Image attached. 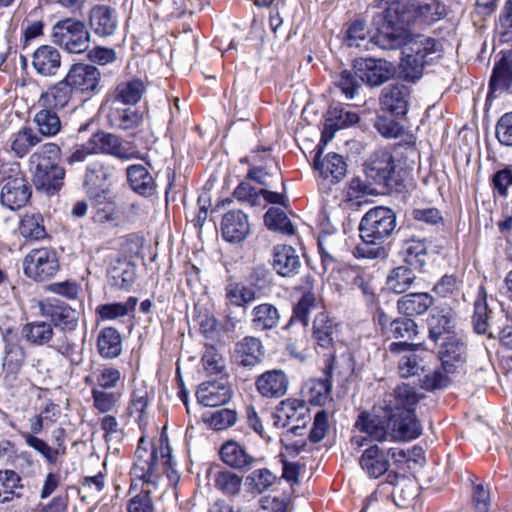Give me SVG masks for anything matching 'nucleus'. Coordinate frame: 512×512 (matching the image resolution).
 I'll return each instance as SVG.
<instances>
[{"label":"nucleus","mask_w":512,"mask_h":512,"mask_svg":"<svg viewBox=\"0 0 512 512\" xmlns=\"http://www.w3.org/2000/svg\"><path fill=\"white\" fill-rule=\"evenodd\" d=\"M447 15V6L439 0H391L384 11L373 17L376 30L371 41L385 50L400 48L408 39V27L415 18L434 23Z\"/></svg>","instance_id":"1"},{"label":"nucleus","mask_w":512,"mask_h":512,"mask_svg":"<svg viewBox=\"0 0 512 512\" xmlns=\"http://www.w3.org/2000/svg\"><path fill=\"white\" fill-rule=\"evenodd\" d=\"M354 426L365 434V436L356 435L351 438V444L357 448L364 446L368 440L411 441L422 433V427L414 410L407 409L385 413L384 417L363 411L358 415Z\"/></svg>","instance_id":"2"},{"label":"nucleus","mask_w":512,"mask_h":512,"mask_svg":"<svg viewBox=\"0 0 512 512\" xmlns=\"http://www.w3.org/2000/svg\"><path fill=\"white\" fill-rule=\"evenodd\" d=\"M396 225V214L392 209L383 206L371 208L360 221L361 242L354 248V256L365 259L385 258L387 250L384 243L392 236Z\"/></svg>","instance_id":"3"},{"label":"nucleus","mask_w":512,"mask_h":512,"mask_svg":"<svg viewBox=\"0 0 512 512\" xmlns=\"http://www.w3.org/2000/svg\"><path fill=\"white\" fill-rule=\"evenodd\" d=\"M365 174L386 192H401L404 184L395 170L392 154L386 149L375 151L365 166Z\"/></svg>","instance_id":"4"},{"label":"nucleus","mask_w":512,"mask_h":512,"mask_svg":"<svg viewBox=\"0 0 512 512\" xmlns=\"http://www.w3.org/2000/svg\"><path fill=\"white\" fill-rule=\"evenodd\" d=\"M52 40L68 53L80 54L88 49L90 34L84 22L65 18L53 26Z\"/></svg>","instance_id":"5"},{"label":"nucleus","mask_w":512,"mask_h":512,"mask_svg":"<svg viewBox=\"0 0 512 512\" xmlns=\"http://www.w3.org/2000/svg\"><path fill=\"white\" fill-rule=\"evenodd\" d=\"M59 269L57 252L50 247L32 249L23 259L24 274L36 282L50 280Z\"/></svg>","instance_id":"6"},{"label":"nucleus","mask_w":512,"mask_h":512,"mask_svg":"<svg viewBox=\"0 0 512 512\" xmlns=\"http://www.w3.org/2000/svg\"><path fill=\"white\" fill-rule=\"evenodd\" d=\"M32 195V188L25 176L17 169L5 176L0 185V203L15 211L26 206Z\"/></svg>","instance_id":"7"},{"label":"nucleus","mask_w":512,"mask_h":512,"mask_svg":"<svg viewBox=\"0 0 512 512\" xmlns=\"http://www.w3.org/2000/svg\"><path fill=\"white\" fill-rule=\"evenodd\" d=\"M30 163L33 168V182L36 189L52 196L63 186L65 170L54 161L41 159L39 155H31Z\"/></svg>","instance_id":"8"},{"label":"nucleus","mask_w":512,"mask_h":512,"mask_svg":"<svg viewBox=\"0 0 512 512\" xmlns=\"http://www.w3.org/2000/svg\"><path fill=\"white\" fill-rule=\"evenodd\" d=\"M134 127L138 128V130L132 135L133 141H130V159L146 160L148 156L147 151L153 142L148 123L147 102H144L134 111L130 110V129Z\"/></svg>","instance_id":"9"},{"label":"nucleus","mask_w":512,"mask_h":512,"mask_svg":"<svg viewBox=\"0 0 512 512\" xmlns=\"http://www.w3.org/2000/svg\"><path fill=\"white\" fill-rule=\"evenodd\" d=\"M502 321L509 322L503 310H496L487 300L483 287L479 288L478 296L474 302V313L472 324L474 331L478 334H487L494 332L495 327Z\"/></svg>","instance_id":"10"},{"label":"nucleus","mask_w":512,"mask_h":512,"mask_svg":"<svg viewBox=\"0 0 512 512\" xmlns=\"http://www.w3.org/2000/svg\"><path fill=\"white\" fill-rule=\"evenodd\" d=\"M307 419H310V416L306 404L299 399H287L277 408L274 425L278 428L290 426L288 433L298 435L299 430L305 427Z\"/></svg>","instance_id":"11"},{"label":"nucleus","mask_w":512,"mask_h":512,"mask_svg":"<svg viewBox=\"0 0 512 512\" xmlns=\"http://www.w3.org/2000/svg\"><path fill=\"white\" fill-rule=\"evenodd\" d=\"M388 455L392 458L400 460L405 458L406 454L403 450L390 448L387 452L380 449L377 445L369 446L362 453L359 463L362 470L370 478H379L388 471L390 466Z\"/></svg>","instance_id":"12"},{"label":"nucleus","mask_w":512,"mask_h":512,"mask_svg":"<svg viewBox=\"0 0 512 512\" xmlns=\"http://www.w3.org/2000/svg\"><path fill=\"white\" fill-rule=\"evenodd\" d=\"M354 70L360 80L369 86H380L389 80L395 72L392 63L383 59L359 58L354 61Z\"/></svg>","instance_id":"13"},{"label":"nucleus","mask_w":512,"mask_h":512,"mask_svg":"<svg viewBox=\"0 0 512 512\" xmlns=\"http://www.w3.org/2000/svg\"><path fill=\"white\" fill-rule=\"evenodd\" d=\"M416 347L407 341L392 342L388 347L391 353H404L398 361V372L402 378L419 375L425 370L424 359L415 352Z\"/></svg>","instance_id":"14"},{"label":"nucleus","mask_w":512,"mask_h":512,"mask_svg":"<svg viewBox=\"0 0 512 512\" xmlns=\"http://www.w3.org/2000/svg\"><path fill=\"white\" fill-rule=\"evenodd\" d=\"M65 79L73 90L91 93L98 88L101 72L94 65L77 63L71 66Z\"/></svg>","instance_id":"15"},{"label":"nucleus","mask_w":512,"mask_h":512,"mask_svg":"<svg viewBox=\"0 0 512 512\" xmlns=\"http://www.w3.org/2000/svg\"><path fill=\"white\" fill-rule=\"evenodd\" d=\"M196 397L200 404L206 407L225 405L232 398V389L227 378L205 381L198 386Z\"/></svg>","instance_id":"16"},{"label":"nucleus","mask_w":512,"mask_h":512,"mask_svg":"<svg viewBox=\"0 0 512 512\" xmlns=\"http://www.w3.org/2000/svg\"><path fill=\"white\" fill-rule=\"evenodd\" d=\"M40 313L51 319L53 324L62 329L73 330L78 323L77 313L64 302L56 298H46L39 304Z\"/></svg>","instance_id":"17"},{"label":"nucleus","mask_w":512,"mask_h":512,"mask_svg":"<svg viewBox=\"0 0 512 512\" xmlns=\"http://www.w3.org/2000/svg\"><path fill=\"white\" fill-rule=\"evenodd\" d=\"M250 224L248 216L241 210H230L223 215L221 233L224 240L239 243L248 236Z\"/></svg>","instance_id":"18"},{"label":"nucleus","mask_w":512,"mask_h":512,"mask_svg":"<svg viewBox=\"0 0 512 512\" xmlns=\"http://www.w3.org/2000/svg\"><path fill=\"white\" fill-rule=\"evenodd\" d=\"M410 90L404 84H390L381 91L380 105L382 109L395 116L407 113Z\"/></svg>","instance_id":"19"},{"label":"nucleus","mask_w":512,"mask_h":512,"mask_svg":"<svg viewBox=\"0 0 512 512\" xmlns=\"http://www.w3.org/2000/svg\"><path fill=\"white\" fill-rule=\"evenodd\" d=\"M32 67L43 77H54L61 67V54L52 45H41L32 54Z\"/></svg>","instance_id":"20"},{"label":"nucleus","mask_w":512,"mask_h":512,"mask_svg":"<svg viewBox=\"0 0 512 512\" xmlns=\"http://www.w3.org/2000/svg\"><path fill=\"white\" fill-rule=\"evenodd\" d=\"M255 385L261 396L266 398H280L286 394L289 380L282 370L273 369L258 376Z\"/></svg>","instance_id":"21"},{"label":"nucleus","mask_w":512,"mask_h":512,"mask_svg":"<svg viewBox=\"0 0 512 512\" xmlns=\"http://www.w3.org/2000/svg\"><path fill=\"white\" fill-rule=\"evenodd\" d=\"M301 260L290 245H277L272 253V267L282 277H293L301 269Z\"/></svg>","instance_id":"22"},{"label":"nucleus","mask_w":512,"mask_h":512,"mask_svg":"<svg viewBox=\"0 0 512 512\" xmlns=\"http://www.w3.org/2000/svg\"><path fill=\"white\" fill-rule=\"evenodd\" d=\"M157 460L156 451L149 449V442L141 435L135 452L134 462L130 474L144 483L150 481L151 471Z\"/></svg>","instance_id":"23"},{"label":"nucleus","mask_w":512,"mask_h":512,"mask_svg":"<svg viewBox=\"0 0 512 512\" xmlns=\"http://www.w3.org/2000/svg\"><path fill=\"white\" fill-rule=\"evenodd\" d=\"M264 357L262 341L254 336H245L235 344V361L243 367H254L261 363Z\"/></svg>","instance_id":"24"},{"label":"nucleus","mask_w":512,"mask_h":512,"mask_svg":"<svg viewBox=\"0 0 512 512\" xmlns=\"http://www.w3.org/2000/svg\"><path fill=\"white\" fill-rule=\"evenodd\" d=\"M115 170L113 167L104 165L100 162L90 163L86 168L84 186L88 196H101L100 187L105 184H112L115 180Z\"/></svg>","instance_id":"25"},{"label":"nucleus","mask_w":512,"mask_h":512,"mask_svg":"<svg viewBox=\"0 0 512 512\" xmlns=\"http://www.w3.org/2000/svg\"><path fill=\"white\" fill-rule=\"evenodd\" d=\"M442 369L447 374H454L461 369L466 361L465 344L454 337H449L440 351Z\"/></svg>","instance_id":"26"},{"label":"nucleus","mask_w":512,"mask_h":512,"mask_svg":"<svg viewBox=\"0 0 512 512\" xmlns=\"http://www.w3.org/2000/svg\"><path fill=\"white\" fill-rule=\"evenodd\" d=\"M220 455L226 465L240 471L250 470L256 461L255 457L247 451L245 446L232 440L222 445Z\"/></svg>","instance_id":"27"},{"label":"nucleus","mask_w":512,"mask_h":512,"mask_svg":"<svg viewBox=\"0 0 512 512\" xmlns=\"http://www.w3.org/2000/svg\"><path fill=\"white\" fill-rule=\"evenodd\" d=\"M90 26L100 37L112 35L118 27V16L115 9L106 5H96L90 11Z\"/></svg>","instance_id":"28"},{"label":"nucleus","mask_w":512,"mask_h":512,"mask_svg":"<svg viewBox=\"0 0 512 512\" xmlns=\"http://www.w3.org/2000/svg\"><path fill=\"white\" fill-rule=\"evenodd\" d=\"M400 253L406 266L419 272L425 271L429 259L428 246L425 240L416 238L405 240Z\"/></svg>","instance_id":"29"},{"label":"nucleus","mask_w":512,"mask_h":512,"mask_svg":"<svg viewBox=\"0 0 512 512\" xmlns=\"http://www.w3.org/2000/svg\"><path fill=\"white\" fill-rule=\"evenodd\" d=\"M128 83H120L111 100L108 120L112 127L119 129L128 128Z\"/></svg>","instance_id":"30"},{"label":"nucleus","mask_w":512,"mask_h":512,"mask_svg":"<svg viewBox=\"0 0 512 512\" xmlns=\"http://www.w3.org/2000/svg\"><path fill=\"white\" fill-rule=\"evenodd\" d=\"M72 91V87L64 78L43 91L39 96L38 104L40 107L50 108L55 111L61 110L68 105Z\"/></svg>","instance_id":"31"},{"label":"nucleus","mask_w":512,"mask_h":512,"mask_svg":"<svg viewBox=\"0 0 512 512\" xmlns=\"http://www.w3.org/2000/svg\"><path fill=\"white\" fill-rule=\"evenodd\" d=\"M251 327L255 331H269L275 329L281 319L279 309L272 303L255 305L250 311Z\"/></svg>","instance_id":"32"},{"label":"nucleus","mask_w":512,"mask_h":512,"mask_svg":"<svg viewBox=\"0 0 512 512\" xmlns=\"http://www.w3.org/2000/svg\"><path fill=\"white\" fill-rule=\"evenodd\" d=\"M321 151L314 158V167L320 175L331 180L332 183L340 182L347 172V164L344 158L336 153H328L323 160L320 159Z\"/></svg>","instance_id":"33"},{"label":"nucleus","mask_w":512,"mask_h":512,"mask_svg":"<svg viewBox=\"0 0 512 512\" xmlns=\"http://www.w3.org/2000/svg\"><path fill=\"white\" fill-rule=\"evenodd\" d=\"M339 324L330 318L325 312H319L314 321L312 333L316 343L324 348L329 349L334 345L338 338Z\"/></svg>","instance_id":"34"},{"label":"nucleus","mask_w":512,"mask_h":512,"mask_svg":"<svg viewBox=\"0 0 512 512\" xmlns=\"http://www.w3.org/2000/svg\"><path fill=\"white\" fill-rule=\"evenodd\" d=\"M434 304L432 295L426 292L408 293L397 301L398 311L408 317L423 315Z\"/></svg>","instance_id":"35"},{"label":"nucleus","mask_w":512,"mask_h":512,"mask_svg":"<svg viewBox=\"0 0 512 512\" xmlns=\"http://www.w3.org/2000/svg\"><path fill=\"white\" fill-rule=\"evenodd\" d=\"M338 367V363L334 358L325 367L324 378L313 379L307 383L309 401L314 405H322L329 398L332 389L333 370Z\"/></svg>","instance_id":"36"},{"label":"nucleus","mask_w":512,"mask_h":512,"mask_svg":"<svg viewBox=\"0 0 512 512\" xmlns=\"http://www.w3.org/2000/svg\"><path fill=\"white\" fill-rule=\"evenodd\" d=\"M429 338L437 343L443 336L451 334L455 326L451 309L434 310L427 319Z\"/></svg>","instance_id":"37"},{"label":"nucleus","mask_w":512,"mask_h":512,"mask_svg":"<svg viewBox=\"0 0 512 512\" xmlns=\"http://www.w3.org/2000/svg\"><path fill=\"white\" fill-rule=\"evenodd\" d=\"M96 153L111 154L119 159H127L128 153L123 142L114 134L98 131L91 136Z\"/></svg>","instance_id":"38"},{"label":"nucleus","mask_w":512,"mask_h":512,"mask_svg":"<svg viewBox=\"0 0 512 512\" xmlns=\"http://www.w3.org/2000/svg\"><path fill=\"white\" fill-rule=\"evenodd\" d=\"M130 189L143 197H150L155 193V181L145 166L130 164Z\"/></svg>","instance_id":"39"},{"label":"nucleus","mask_w":512,"mask_h":512,"mask_svg":"<svg viewBox=\"0 0 512 512\" xmlns=\"http://www.w3.org/2000/svg\"><path fill=\"white\" fill-rule=\"evenodd\" d=\"M319 308L320 301L317 299L316 295L310 291L305 292L294 306L293 314L289 322L283 328L289 329L296 321L300 322L303 327H307L311 313Z\"/></svg>","instance_id":"40"},{"label":"nucleus","mask_w":512,"mask_h":512,"mask_svg":"<svg viewBox=\"0 0 512 512\" xmlns=\"http://www.w3.org/2000/svg\"><path fill=\"white\" fill-rule=\"evenodd\" d=\"M489 88L492 92L512 90V63L504 55L494 65Z\"/></svg>","instance_id":"41"},{"label":"nucleus","mask_w":512,"mask_h":512,"mask_svg":"<svg viewBox=\"0 0 512 512\" xmlns=\"http://www.w3.org/2000/svg\"><path fill=\"white\" fill-rule=\"evenodd\" d=\"M22 337L32 345L43 346L52 339V324L46 321H33L23 326Z\"/></svg>","instance_id":"42"},{"label":"nucleus","mask_w":512,"mask_h":512,"mask_svg":"<svg viewBox=\"0 0 512 512\" xmlns=\"http://www.w3.org/2000/svg\"><path fill=\"white\" fill-rule=\"evenodd\" d=\"M21 477L13 470H0V503L21 497Z\"/></svg>","instance_id":"43"},{"label":"nucleus","mask_w":512,"mask_h":512,"mask_svg":"<svg viewBox=\"0 0 512 512\" xmlns=\"http://www.w3.org/2000/svg\"><path fill=\"white\" fill-rule=\"evenodd\" d=\"M225 298L229 304L245 308L256 299V291L241 282H229L225 286Z\"/></svg>","instance_id":"44"},{"label":"nucleus","mask_w":512,"mask_h":512,"mask_svg":"<svg viewBox=\"0 0 512 512\" xmlns=\"http://www.w3.org/2000/svg\"><path fill=\"white\" fill-rule=\"evenodd\" d=\"M361 82L354 68L351 70L343 69L339 72H334L332 75L333 85L338 88L347 99H353L355 97L361 86Z\"/></svg>","instance_id":"45"},{"label":"nucleus","mask_w":512,"mask_h":512,"mask_svg":"<svg viewBox=\"0 0 512 512\" xmlns=\"http://www.w3.org/2000/svg\"><path fill=\"white\" fill-rule=\"evenodd\" d=\"M39 133L42 136L52 137L61 130V120L57 111L50 108L41 107L33 118Z\"/></svg>","instance_id":"46"},{"label":"nucleus","mask_w":512,"mask_h":512,"mask_svg":"<svg viewBox=\"0 0 512 512\" xmlns=\"http://www.w3.org/2000/svg\"><path fill=\"white\" fill-rule=\"evenodd\" d=\"M19 233L29 241H39L47 237L44 220L40 214H26L19 224Z\"/></svg>","instance_id":"47"},{"label":"nucleus","mask_w":512,"mask_h":512,"mask_svg":"<svg viewBox=\"0 0 512 512\" xmlns=\"http://www.w3.org/2000/svg\"><path fill=\"white\" fill-rule=\"evenodd\" d=\"M415 280L414 270L406 265H401L390 271L387 285L394 293L401 294L410 289Z\"/></svg>","instance_id":"48"},{"label":"nucleus","mask_w":512,"mask_h":512,"mask_svg":"<svg viewBox=\"0 0 512 512\" xmlns=\"http://www.w3.org/2000/svg\"><path fill=\"white\" fill-rule=\"evenodd\" d=\"M108 193H109L108 190L102 189L100 197H96L95 195L89 196L90 199H92L94 202L95 212L93 215V219L95 222H99V223L114 222V221L118 220V218H119L120 212H119L115 202H113V201L105 202L104 201L106 199Z\"/></svg>","instance_id":"49"},{"label":"nucleus","mask_w":512,"mask_h":512,"mask_svg":"<svg viewBox=\"0 0 512 512\" xmlns=\"http://www.w3.org/2000/svg\"><path fill=\"white\" fill-rule=\"evenodd\" d=\"M417 401L418 398L414 388L403 384L394 390L393 400H390L389 404L386 405L385 413H391L394 412V410L402 409L414 410V406Z\"/></svg>","instance_id":"50"},{"label":"nucleus","mask_w":512,"mask_h":512,"mask_svg":"<svg viewBox=\"0 0 512 512\" xmlns=\"http://www.w3.org/2000/svg\"><path fill=\"white\" fill-rule=\"evenodd\" d=\"M122 349L120 334L114 328H105L98 336V351L105 358L118 356Z\"/></svg>","instance_id":"51"},{"label":"nucleus","mask_w":512,"mask_h":512,"mask_svg":"<svg viewBox=\"0 0 512 512\" xmlns=\"http://www.w3.org/2000/svg\"><path fill=\"white\" fill-rule=\"evenodd\" d=\"M265 225L269 230L280 232L284 235H293L295 228L287 216L280 208L271 207L264 215Z\"/></svg>","instance_id":"52"},{"label":"nucleus","mask_w":512,"mask_h":512,"mask_svg":"<svg viewBox=\"0 0 512 512\" xmlns=\"http://www.w3.org/2000/svg\"><path fill=\"white\" fill-rule=\"evenodd\" d=\"M26 358L25 349L18 343L9 342L5 345L3 368L7 373L16 374L20 371Z\"/></svg>","instance_id":"53"},{"label":"nucleus","mask_w":512,"mask_h":512,"mask_svg":"<svg viewBox=\"0 0 512 512\" xmlns=\"http://www.w3.org/2000/svg\"><path fill=\"white\" fill-rule=\"evenodd\" d=\"M241 485L242 478L231 471L220 470L214 474V486L225 495H237Z\"/></svg>","instance_id":"54"},{"label":"nucleus","mask_w":512,"mask_h":512,"mask_svg":"<svg viewBox=\"0 0 512 512\" xmlns=\"http://www.w3.org/2000/svg\"><path fill=\"white\" fill-rule=\"evenodd\" d=\"M40 140V137L31 128L25 127L14 134L11 150L18 157H23L32 147L36 146Z\"/></svg>","instance_id":"55"},{"label":"nucleus","mask_w":512,"mask_h":512,"mask_svg":"<svg viewBox=\"0 0 512 512\" xmlns=\"http://www.w3.org/2000/svg\"><path fill=\"white\" fill-rule=\"evenodd\" d=\"M388 334L395 339L409 342L418 334V326L411 318H397L389 323Z\"/></svg>","instance_id":"56"},{"label":"nucleus","mask_w":512,"mask_h":512,"mask_svg":"<svg viewBox=\"0 0 512 512\" xmlns=\"http://www.w3.org/2000/svg\"><path fill=\"white\" fill-rule=\"evenodd\" d=\"M21 436L24 438L25 443L39 454H41L48 463L54 464L57 462L59 454L58 449H53L44 440L30 434L29 432H22Z\"/></svg>","instance_id":"57"},{"label":"nucleus","mask_w":512,"mask_h":512,"mask_svg":"<svg viewBox=\"0 0 512 512\" xmlns=\"http://www.w3.org/2000/svg\"><path fill=\"white\" fill-rule=\"evenodd\" d=\"M410 50L416 54H422L426 59L429 55L439 52L442 49L440 41L425 35H417L410 42Z\"/></svg>","instance_id":"58"},{"label":"nucleus","mask_w":512,"mask_h":512,"mask_svg":"<svg viewBox=\"0 0 512 512\" xmlns=\"http://www.w3.org/2000/svg\"><path fill=\"white\" fill-rule=\"evenodd\" d=\"M276 477L273 473L266 469H258L253 471L248 477L247 482L255 493H262L266 491L274 482Z\"/></svg>","instance_id":"59"},{"label":"nucleus","mask_w":512,"mask_h":512,"mask_svg":"<svg viewBox=\"0 0 512 512\" xmlns=\"http://www.w3.org/2000/svg\"><path fill=\"white\" fill-rule=\"evenodd\" d=\"M426 63L427 60L422 56V54L413 53L407 55L403 64V73L405 78L412 81L420 79Z\"/></svg>","instance_id":"60"},{"label":"nucleus","mask_w":512,"mask_h":512,"mask_svg":"<svg viewBox=\"0 0 512 512\" xmlns=\"http://www.w3.org/2000/svg\"><path fill=\"white\" fill-rule=\"evenodd\" d=\"M449 375L442 367L434 369L424 375L421 380V387L428 391H434L437 389H443L450 383Z\"/></svg>","instance_id":"61"},{"label":"nucleus","mask_w":512,"mask_h":512,"mask_svg":"<svg viewBox=\"0 0 512 512\" xmlns=\"http://www.w3.org/2000/svg\"><path fill=\"white\" fill-rule=\"evenodd\" d=\"M327 115H329V120L334 121L341 129L349 127L359 120L357 113L347 110L340 105L331 106Z\"/></svg>","instance_id":"62"},{"label":"nucleus","mask_w":512,"mask_h":512,"mask_svg":"<svg viewBox=\"0 0 512 512\" xmlns=\"http://www.w3.org/2000/svg\"><path fill=\"white\" fill-rule=\"evenodd\" d=\"M374 127L385 138H397L403 133V127L397 121L385 115L376 116Z\"/></svg>","instance_id":"63"},{"label":"nucleus","mask_w":512,"mask_h":512,"mask_svg":"<svg viewBox=\"0 0 512 512\" xmlns=\"http://www.w3.org/2000/svg\"><path fill=\"white\" fill-rule=\"evenodd\" d=\"M495 135L501 145L512 147V112L500 117L496 124Z\"/></svg>","instance_id":"64"}]
</instances>
